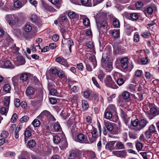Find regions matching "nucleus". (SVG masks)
Masks as SVG:
<instances>
[{"instance_id":"13d9d810","label":"nucleus","mask_w":159,"mask_h":159,"mask_svg":"<svg viewBox=\"0 0 159 159\" xmlns=\"http://www.w3.org/2000/svg\"><path fill=\"white\" fill-rule=\"evenodd\" d=\"M136 85L133 84H130L128 86L129 90L131 92H133L135 90Z\"/></svg>"},{"instance_id":"69168bd1","label":"nucleus","mask_w":159,"mask_h":159,"mask_svg":"<svg viewBox=\"0 0 159 159\" xmlns=\"http://www.w3.org/2000/svg\"><path fill=\"white\" fill-rule=\"evenodd\" d=\"M29 118L27 116H25L22 117L20 119V121L21 122H26L29 120Z\"/></svg>"},{"instance_id":"ea45409f","label":"nucleus","mask_w":159,"mask_h":159,"mask_svg":"<svg viewBox=\"0 0 159 159\" xmlns=\"http://www.w3.org/2000/svg\"><path fill=\"white\" fill-rule=\"evenodd\" d=\"M3 89L5 92L9 93L11 89V87L9 84H6L3 86Z\"/></svg>"},{"instance_id":"49530a36","label":"nucleus","mask_w":159,"mask_h":159,"mask_svg":"<svg viewBox=\"0 0 159 159\" xmlns=\"http://www.w3.org/2000/svg\"><path fill=\"white\" fill-rule=\"evenodd\" d=\"M113 24L115 27L118 28L120 27V24L119 20L115 18L113 21Z\"/></svg>"},{"instance_id":"4d7b16f0","label":"nucleus","mask_w":159,"mask_h":159,"mask_svg":"<svg viewBox=\"0 0 159 159\" xmlns=\"http://www.w3.org/2000/svg\"><path fill=\"white\" fill-rule=\"evenodd\" d=\"M8 135V132L6 131H3L1 134V137L4 139L5 138H6Z\"/></svg>"},{"instance_id":"680f3d73","label":"nucleus","mask_w":159,"mask_h":159,"mask_svg":"<svg viewBox=\"0 0 159 159\" xmlns=\"http://www.w3.org/2000/svg\"><path fill=\"white\" fill-rule=\"evenodd\" d=\"M12 80L13 85L14 86H17V77L16 76H14L12 78Z\"/></svg>"},{"instance_id":"f257e3e1","label":"nucleus","mask_w":159,"mask_h":159,"mask_svg":"<svg viewBox=\"0 0 159 159\" xmlns=\"http://www.w3.org/2000/svg\"><path fill=\"white\" fill-rule=\"evenodd\" d=\"M149 123L147 119H141L139 120L138 119L131 120L130 129L135 132H139L145 127Z\"/></svg>"},{"instance_id":"20e7f679","label":"nucleus","mask_w":159,"mask_h":159,"mask_svg":"<svg viewBox=\"0 0 159 159\" xmlns=\"http://www.w3.org/2000/svg\"><path fill=\"white\" fill-rule=\"evenodd\" d=\"M6 20L11 26H12L18 21V19L16 15L9 14L7 15L5 17Z\"/></svg>"},{"instance_id":"e2e57ef3","label":"nucleus","mask_w":159,"mask_h":159,"mask_svg":"<svg viewBox=\"0 0 159 159\" xmlns=\"http://www.w3.org/2000/svg\"><path fill=\"white\" fill-rule=\"evenodd\" d=\"M129 136L130 138L134 139L137 138V134L135 133H129Z\"/></svg>"},{"instance_id":"f3484780","label":"nucleus","mask_w":159,"mask_h":159,"mask_svg":"<svg viewBox=\"0 0 159 159\" xmlns=\"http://www.w3.org/2000/svg\"><path fill=\"white\" fill-rule=\"evenodd\" d=\"M110 33L112 36L115 38H118L120 36V30H110Z\"/></svg>"},{"instance_id":"c03bdc74","label":"nucleus","mask_w":159,"mask_h":159,"mask_svg":"<svg viewBox=\"0 0 159 159\" xmlns=\"http://www.w3.org/2000/svg\"><path fill=\"white\" fill-rule=\"evenodd\" d=\"M143 146L142 143L140 142H139L136 143V147L137 150L139 151L142 150Z\"/></svg>"},{"instance_id":"c9c22d12","label":"nucleus","mask_w":159,"mask_h":159,"mask_svg":"<svg viewBox=\"0 0 159 159\" xmlns=\"http://www.w3.org/2000/svg\"><path fill=\"white\" fill-rule=\"evenodd\" d=\"M83 16L84 17L83 20V23L84 25L89 26L90 25V21L88 18L86 17L85 16Z\"/></svg>"},{"instance_id":"b1692460","label":"nucleus","mask_w":159,"mask_h":159,"mask_svg":"<svg viewBox=\"0 0 159 159\" xmlns=\"http://www.w3.org/2000/svg\"><path fill=\"white\" fill-rule=\"evenodd\" d=\"M17 62L20 65L24 64L25 63V61L23 57L22 56H19L17 58Z\"/></svg>"},{"instance_id":"9b49d317","label":"nucleus","mask_w":159,"mask_h":159,"mask_svg":"<svg viewBox=\"0 0 159 159\" xmlns=\"http://www.w3.org/2000/svg\"><path fill=\"white\" fill-rule=\"evenodd\" d=\"M128 58L127 57L121 58L120 60L121 67L124 69H126L128 67Z\"/></svg>"},{"instance_id":"7c9ffc66","label":"nucleus","mask_w":159,"mask_h":159,"mask_svg":"<svg viewBox=\"0 0 159 159\" xmlns=\"http://www.w3.org/2000/svg\"><path fill=\"white\" fill-rule=\"evenodd\" d=\"M11 49L13 51V53L16 55L19 53V51L20 48H19L16 47V44H14L12 46Z\"/></svg>"},{"instance_id":"3c124183","label":"nucleus","mask_w":159,"mask_h":159,"mask_svg":"<svg viewBox=\"0 0 159 159\" xmlns=\"http://www.w3.org/2000/svg\"><path fill=\"white\" fill-rule=\"evenodd\" d=\"M152 133L148 130L146 131L145 132V137L147 139H152Z\"/></svg>"},{"instance_id":"39448f33","label":"nucleus","mask_w":159,"mask_h":159,"mask_svg":"<svg viewBox=\"0 0 159 159\" xmlns=\"http://www.w3.org/2000/svg\"><path fill=\"white\" fill-rule=\"evenodd\" d=\"M159 115V108L155 107L151 108L150 113L148 115V117L150 120Z\"/></svg>"},{"instance_id":"e433bc0d","label":"nucleus","mask_w":159,"mask_h":159,"mask_svg":"<svg viewBox=\"0 0 159 159\" xmlns=\"http://www.w3.org/2000/svg\"><path fill=\"white\" fill-rule=\"evenodd\" d=\"M68 16L70 19H73L75 17L78 18L79 16L74 11H70L69 12Z\"/></svg>"},{"instance_id":"37998d69","label":"nucleus","mask_w":159,"mask_h":159,"mask_svg":"<svg viewBox=\"0 0 159 159\" xmlns=\"http://www.w3.org/2000/svg\"><path fill=\"white\" fill-rule=\"evenodd\" d=\"M32 28L30 25H25L24 27V30L25 32H30L32 30Z\"/></svg>"},{"instance_id":"6e6552de","label":"nucleus","mask_w":159,"mask_h":159,"mask_svg":"<svg viewBox=\"0 0 159 159\" xmlns=\"http://www.w3.org/2000/svg\"><path fill=\"white\" fill-rule=\"evenodd\" d=\"M96 23L99 32L107 29L108 26V24L106 20L97 22Z\"/></svg>"},{"instance_id":"6ab92c4d","label":"nucleus","mask_w":159,"mask_h":159,"mask_svg":"<svg viewBox=\"0 0 159 159\" xmlns=\"http://www.w3.org/2000/svg\"><path fill=\"white\" fill-rule=\"evenodd\" d=\"M130 93L126 91L123 92L122 94L123 98L125 101L127 102H128L130 100Z\"/></svg>"},{"instance_id":"5701e85b","label":"nucleus","mask_w":159,"mask_h":159,"mask_svg":"<svg viewBox=\"0 0 159 159\" xmlns=\"http://www.w3.org/2000/svg\"><path fill=\"white\" fill-rule=\"evenodd\" d=\"M29 74L23 73L20 75V79L23 82L26 81L28 79Z\"/></svg>"},{"instance_id":"a878e982","label":"nucleus","mask_w":159,"mask_h":159,"mask_svg":"<svg viewBox=\"0 0 159 159\" xmlns=\"http://www.w3.org/2000/svg\"><path fill=\"white\" fill-rule=\"evenodd\" d=\"M36 142L33 139L30 140L28 142L27 147L30 148H33L36 145Z\"/></svg>"},{"instance_id":"423d86ee","label":"nucleus","mask_w":159,"mask_h":159,"mask_svg":"<svg viewBox=\"0 0 159 159\" xmlns=\"http://www.w3.org/2000/svg\"><path fill=\"white\" fill-rule=\"evenodd\" d=\"M40 116L43 118L46 117L51 120L54 121L56 120L52 115L47 110H44L43 111L40 115Z\"/></svg>"},{"instance_id":"f704fd0d","label":"nucleus","mask_w":159,"mask_h":159,"mask_svg":"<svg viewBox=\"0 0 159 159\" xmlns=\"http://www.w3.org/2000/svg\"><path fill=\"white\" fill-rule=\"evenodd\" d=\"M88 155L90 159H97L95 154L93 152L89 151L88 152Z\"/></svg>"},{"instance_id":"f03ea898","label":"nucleus","mask_w":159,"mask_h":159,"mask_svg":"<svg viewBox=\"0 0 159 159\" xmlns=\"http://www.w3.org/2000/svg\"><path fill=\"white\" fill-rule=\"evenodd\" d=\"M102 67L107 72H110L113 68L112 63L110 61L107 57H102L101 60Z\"/></svg>"},{"instance_id":"603ef678","label":"nucleus","mask_w":159,"mask_h":159,"mask_svg":"<svg viewBox=\"0 0 159 159\" xmlns=\"http://www.w3.org/2000/svg\"><path fill=\"white\" fill-rule=\"evenodd\" d=\"M34 127H38L40 124V122L39 120L35 119L32 123Z\"/></svg>"},{"instance_id":"bf43d9fd","label":"nucleus","mask_w":159,"mask_h":159,"mask_svg":"<svg viewBox=\"0 0 159 159\" xmlns=\"http://www.w3.org/2000/svg\"><path fill=\"white\" fill-rule=\"evenodd\" d=\"M14 6L16 8H20L22 7L20 2L19 1H16L14 2Z\"/></svg>"},{"instance_id":"412c9836","label":"nucleus","mask_w":159,"mask_h":159,"mask_svg":"<svg viewBox=\"0 0 159 159\" xmlns=\"http://www.w3.org/2000/svg\"><path fill=\"white\" fill-rule=\"evenodd\" d=\"M30 19L31 21L35 23L36 24L38 25L40 23L39 19L36 15L33 14L31 15Z\"/></svg>"},{"instance_id":"aec40b11","label":"nucleus","mask_w":159,"mask_h":159,"mask_svg":"<svg viewBox=\"0 0 159 159\" xmlns=\"http://www.w3.org/2000/svg\"><path fill=\"white\" fill-rule=\"evenodd\" d=\"M107 111H111V113H115V114L116 113V108L115 106L113 104H110L109 105L106 109Z\"/></svg>"},{"instance_id":"58836bf2","label":"nucleus","mask_w":159,"mask_h":159,"mask_svg":"<svg viewBox=\"0 0 159 159\" xmlns=\"http://www.w3.org/2000/svg\"><path fill=\"white\" fill-rule=\"evenodd\" d=\"M143 73L142 70H137L135 72V76L139 78L142 77L143 75Z\"/></svg>"},{"instance_id":"774afa93","label":"nucleus","mask_w":159,"mask_h":159,"mask_svg":"<svg viewBox=\"0 0 159 159\" xmlns=\"http://www.w3.org/2000/svg\"><path fill=\"white\" fill-rule=\"evenodd\" d=\"M70 98L71 100V101L74 100L76 101L78 99V95L77 94H74L70 96Z\"/></svg>"},{"instance_id":"5fc2aeb1","label":"nucleus","mask_w":159,"mask_h":159,"mask_svg":"<svg viewBox=\"0 0 159 159\" xmlns=\"http://www.w3.org/2000/svg\"><path fill=\"white\" fill-rule=\"evenodd\" d=\"M53 128L56 131H59L61 129L60 125L57 123L55 124L53 126Z\"/></svg>"},{"instance_id":"a18cd8bd","label":"nucleus","mask_w":159,"mask_h":159,"mask_svg":"<svg viewBox=\"0 0 159 159\" xmlns=\"http://www.w3.org/2000/svg\"><path fill=\"white\" fill-rule=\"evenodd\" d=\"M91 134L92 137L95 139H97L98 137V134H97V131L95 129L92 131Z\"/></svg>"},{"instance_id":"8fccbe9b","label":"nucleus","mask_w":159,"mask_h":159,"mask_svg":"<svg viewBox=\"0 0 159 159\" xmlns=\"http://www.w3.org/2000/svg\"><path fill=\"white\" fill-rule=\"evenodd\" d=\"M136 7L137 9H140L143 7V3L140 1H138L136 3Z\"/></svg>"},{"instance_id":"bb28decb","label":"nucleus","mask_w":159,"mask_h":159,"mask_svg":"<svg viewBox=\"0 0 159 159\" xmlns=\"http://www.w3.org/2000/svg\"><path fill=\"white\" fill-rule=\"evenodd\" d=\"M89 59L90 61L93 64V68H95L97 65V62L95 57H90Z\"/></svg>"},{"instance_id":"9d476101","label":"nucleus","mask_w":159,"mask_h":159,"mask_svg":"<svg viewBox=\"0 0 159 159\" xmlns=\"http://www.w3.org/2000/svg\"><path fill=\"white\" fill-rule=\"evenodd\" d=\"M78 141L82 143H87L89 142L86 136L84 134L80 133L77 135Z\"/></svg>"},{"instance_id":"c85d7f7f","label":"nucleus","mask_w":159,"mask_h":159,"mask_svg":"<svg viewBox=\"0 0 159 159\" xmlns=\"http://www.w3.org/2000/svg\"><path fill=\"white\" fill-rule=\"evenodd\" d=\"M68 146V144L66 140L65 139L62 140L60 144V147L62 149H64Z\"/></svg>"},{"instance_id":"393cba45","label":"nucleus","mask_w":159,"mask_h":159,"mask_svg":"<svg viewBox=\"0 0 159 159\" xmlns=\"http://www.w3.org/2000/svg\"><path fill=\"white\" fill-rule=\"evenodd\" d=\"M112 81L111 77L110 75H107L104 80V83L107 86L110 85V84Z\"/></svg>"},{"instance_id":"c756f323","label":"nucleus","mask_w":159,"mask_h":159,"mask_svg":"<svg viewBox=\"0 0 159 159\" xmlns=\"http://www.w3.org/2000/svg\"><path fill=\"white\" fill-rule=\"evenodd\" d=\"M2 67L4 68H12L13 67L11 62L9 61H6L4 62Z\"/></svg>"},{"instance_id":"dca6fc26","label":"nucleus","mask_w":159,"mask_h":159,"mask_svg":"<svg viewBox=\"0 0 159 159\" xmlns=\"http://www.w3.org/2000/svg\"><path fill=\"white\" fill-rule=\"evenodd\" d=\"M34 89L31 87H28L25 91L26 95L30 98L34 94Z\"/></svg>"},{"instance_id":"2f4dec72","label":"nucleus","mask_w":159,"mask_h":159,"mask_svg":"<svg viewBox=\"0 0 159 159\" xmlns=\"http://www.w3.org/2000/svg\"><path fill=\"white\" fill-rule=\"evenodd\" d=\"M104 116L107 119H111L112 117V113L111 111H107L106 109L105 112Z\"/></svg>"},{"instance_id":"f8f14e48","label":"nucleus","mask_w":159,"mask_h":159,"mask_svg":"<svg viewBox=\"0 0 159 159\" xmlns=\"http://www.w3.org/2000/svg\"><path fill=\"white\" fill-rule=\"evenodd\" d=\"M114 155L121 158H125L127 155V152L125 150L113 152Z\"/></svg>"},{"instance_id":"a19ab883","label":"nucleus","mask_w":159,"mask_h":159,"mask_svg":"<svg viewBox=\"0 0 159 159\" xmlns=\"http://www.w3.org/2000/svg\"><path fill=\"white\" fill-rule=\"evenodd\" d=\"M53 141L56 144L59 143L61 141L60 138L57 135H55L53 137Z\"/></svg>"},{"instance_id":"864d4df0","label":"nucleus","mask_w":159,"mask_h":159,"mask_svg":"<svg viewBox=\"0 0 159 159\" xmlns=\"http://www.w3.org/2000/svg\"><path fill=\"white\" fill-rule=\"evenodd\" d=\"M107 87L111 88L113 89H117L118 88V86L114 82L113 80L110 84V85H109V86H108Z\"/></svg>"},{"instance_id":"4be33fe9","label":"nucleus","mask_w":159,"mask_h":159,"mask_svg":"<svg viewBox=\"0 0 159 159\" xmlns=\"http://www.w3.org/2000/svg\"><path fill=\"white\" fill-rule=\"evenodd\" d=\"M67 47L69 48L70 52H71V47L74 45L73 40L72 39H70L67 40V42L66 43Z\"/></svg>"},{"instance_id":"2eb2a0df","label":"nucleus","mask_w":159,"mask_h":159,"mask_svg":"<svg viewBox=\"0 0 159 159\" xmlns=\"http://www.w3.org/2000/svg\"><path fill=\"white\" fill-rule=\"evenodd\" d=\"M55 61L57 62L66 67H68V65L67 64L66 61L62 57L61 58L59 57H57L56 58Z\"/></svg>"},{"instance_id":"0e129e2a","label":"nucleus","mask_w":159,"mask_h":159,"mask_svg":"<svg viewBox=\"0 0 159 159\" xmlns=\"http://www.w3.org/2000/svg\"><path fill=\"white\" fill-rule=\"evenodd\" d=\"M150 33L148 31H146L142 33V36L144 38H148L149 37Z\"/></svg>"},{"instance_id":"cd10ccee","label":"nucleus","mask_w":159,"mask_h":159,"mask_svg":"<svg viewBox=\"0 0 159 159\" xmlns=\"http://www.w3.org/2000/svg\"><path fill=\"white\" fill-rule=\"evenodd\" d=\"M80 2L82 5L87 7H91L92 4L89 0H80Z\"/></svg>"},{"instance_id":"052dcab7","label":"nucleus","mask_w":159,"mask_h":159,"mask_svg":"<svg viewBox=\"0 0 159 159\" xmlns=\"http://www.w3.org/2000/svg\"><path fill=\"white\" fill-rule=\"evenodd\" d=\"M106 126L107 130L109 131H111L113 129V126L112 124L110 123L106 124Z\"/></svg>"},{"instance_id":"4c0bfd02","label":"nucleus","mask_w":159,"mask_h":159,"mask_svg":"<svg viewBox=\"0 0 159 159\" xmlns=\"http://www.w3.org/2000/svg\"><path fill=\"white\" fill-rule=\"evenodd\" d=\"M57 74L58 77L60 78H62L65 77V72L61 70H60L57 71Z\"/></svg>"},{"instance_id":"4468645a","label":"nucleus","mask_w":159,"mask_h":159,"mask_svg":"<svg viewBox=\"0 0 159 159\" xmlns=\"http://www.w3.org/2000/svg\"><path fill=\"white\" fill-rule=\"evenodd\" d=\"M57 72V70L56 67L51 68L46 72V76L47 78L51 77L52 75H56Z\"/></svg>"},{"instance_id":"72a5a7b5","label":"nucleus","mask_w":159,"mask_h":159,"mask_svg":"<svg viewBox=\"0 0 159 159\" xmlns=\"http://www.w3.org/2000/svg\"><path fill=\"white\" fill-rule=\"evenodd\" d=\"M148 130L152 133H156L157 132L156 127L153 124L149 126Z\"/></svg>"},{"instance_id":"ddd939ff","label":"nucleus","mask_w":159,"mask_h":159,"mask_svg":"<svg viewBox=\"0 0 159 159\" xmlns=\"http://www.w3.org/2000/svg\"><path fill=\"white\" fill-rule=\"evenodd\" d=\"M107 15L106 13L101 12L98 14L96 16V22L101 21L102 20H104L106 18Z\"/></svg>"},{"instance_id":"a211bd4d","label":"nucleus","mask_w":159,"mask_h":159,"mask_svg":"<svg viewBox=\"0 0 159 159\" xmlns=\"http://www.w3.org/2000/svg\"><path fill=\"white\" fill-rule=\"evenodd\" d=\"M115 148L116 149H124L125 148V146L124 144L121 142L118 141L115 145Z\"/></svg>"},{"instance_id":"0eeeda50","label":"nucleus","mask_w":159,"mask_h":159,"mask_svg":"<svg viewBox=\"0 0 159 159\" xmlns=\"http://www.w3.org/2000/svg\"><path fill=\"white\" fill-rule=\"evenodd\" d=\"M61 32L64 39V40L63 39H62V43H63V41L65 42L66 40H67L70 39V32L66 28H61Z\"/></svg>"},{"instance_id":"338daca9","label":"nucleus","mask_w":159,"mask_h":159,"mask_svg":"<svg viewBox=\"0 0 159 159\" xmlns=\"http://www.w3.org/2000/svg\"><path fill=\"white\" fill-rule=\"evenodd\" d=\"M17 117V114L16 113H14L12 116L11 122L13 123H14L16 121Z\"/></svg>"},{"instance_id":"79ce46f5","label":"nucleus","mask_w":159,"mask_h":159,"mask_svg":"<svg viewBox=\"0 0 159 159\" xmlns=\"http://www.w3.org/2000/svg\"><path fill=\"white\" fill-rule=\"evenodd\" d=\"M82 106L83 108L85 110H87L89 107V105L88 102L84 100L82 101Z\"/></svg>"},{"instance_id":"6e6d98bb","label":"nucleus","mask_w":159,"mask_h":159,"mask_svg":"<svg viewBox=\"0 0 159 159\" xmlns=\"http://www.w3.org/2000/svg\"><path fill=\"white\" fill-rule=\"evenodd\" d=\"M20 101L19 99L16 98L14 100V105L16 107H20Z\"/></svg>"},{"instance_id":"09e8293b","label":"nucleus","mask_w":159,"mask_h":159,"mask_svg":"<svg viewBox=\"0 0 159 159\" xmlns=\"http://www.w3.org/2000/svg\"><path fill=\"white\" fill-rule=\"evenodd\" d=\"M140 39V36L139 33L137 32H136L134 34V41L135 42H138L139 41Z\"/></svg>"},{"instance_id":"7ed1b4c3","label":"nucleus","mask_w":159,"mask_h":159,"mask_svg":"<svg viewBox=\"0 0 159 159\" xmlns=\"http://www.w3.org/2000/svg\"><path fill=\"white\" fill-rule=\"evenodd\" d=\"M113 75L117 84L119 86L122 85L125 83V80L122 78L123 75L116 71L113 73Z\"/></svg>"},{"instance_id":"de8ad7c7","label":"nucleus","mask_w":159,"mask_h":159,"mask_svg":"<svg viewBox=\"0 0 159 159\" xmlns=\"http://www.w3.org/2000/svg\"><path fill=\"white\" fill-rule=\"evenodd\" d=\"M130 17L133 20H137L139 18V15L136 13H133L130 14Z\"/></svg>"},{"instance_id":"1a4fd4ad","label":"nucleus","mask_w":159,"mask_h":159,"mask_svg":"<svg viewBox=\"0 0 159 159\" xmlns=\"http://www.w3.org/2000/svg\"><path fill=\"white\" fill-rule=\"evenodd\" d=\"M80 158V152L76 150H72L69 154V159H79Z\"/></svg>"},{"instance_id":"473e14b6","label":"nucleus","mask_w":159,"mask_h":159,"mask_svg":"<svg viewBox=\"0 0 159 159\" xmlns=\"http://www.w3.org/2000/svg\"><path fill=\"white\" fill-rule=\"evenodd\" d=\"M106 149L110 151L113 149V144L111 142L107 143L106 145Z\"/></svg>"}]
</instances>
